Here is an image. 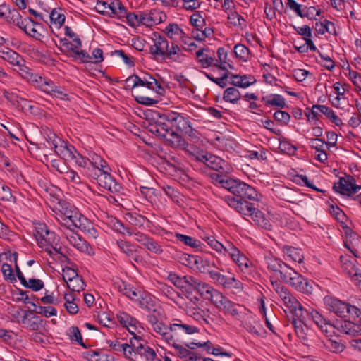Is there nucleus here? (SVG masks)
I'll return each mask as SVG.
<instances>
[{
	"label": "nucleus",
	"instance_id": "nucleus-1",
	"mask_svg": "<svg viewBox=\"0 0 361 361\" xmlns=\"http://www.w3.org/2000/svg\"><path fill=\"white\" fill-rule=\"evenodd\" d=\"M117 319L120 324L126 327L133 335L130 339L133 350L128 360L130 361H161L157 358V355L154 348L140 336H135L136 331L140 332L141 324L135 318L124 312L117 314Z\"/></svg>",
	"mask_w": 361,
	"mask_h": 361
},
{
	"label": "nucleus",
	"instance_id": "nucleus-2",
	"mask_svg": "<svg viewBox=\"0 0 361 361\" xmlns=\"http://www.w3.org/2000/svg\"><path fill=\"white\" fill-rule=\"evenodd\" d=\"M325 303L328 306V310L334 312L338 317L348 318L337 324L339 331L353 336L361 334L360 309L337 298H325Z\"/></svg>",
	"mask_w": 361,
	"mask_h": 361
},
{
	"label": "nucleus",
	"instance_id": "nucleus-3",
	"mask_svg": "<svg viewBox=\"0 0 361 361\" xmlns=\"http://www.w3.org/2000/svg\"><path fill=\"white\" fill-rule=\"evenodd\" d=\"M149 132L161 139L173 148H179L190 154L199 161L206 163L209 155V153L200 151L198 148L189 145L181 135L169 128L164 123L159 122L149 126Z\"/></svg>",
	"mask_w": 361,
	"mask_h": 361
},
{
	"label": "nucleus",
	"instance_id": "nucleus-4",
	"mask_svg": "<svg viewBox=\"0 0 361 361\" xmlns=\"http://www.w3.org/2000/svg\"><path fill=\"white\" fill-rule=\"evenodd\" d=\"M151 39L153 44L149 47V54L152 55L154 59H170L176 63L184 61L185 56L180 54L181 49L177 44L172 42L171 46L169 47L166 37L157 32L152 34Z\"/></svg>",
	"mask_w": 361,
	"mask_h": 361
},
{
	"label": "nucleus",
	"instance_id": "nucleus-5",
	"mask_svg": "<svg viewBox=\"0 0 361 361\" xmlns=\"http://www.w3.org/2000/svg\"><path fill=\"white\" fill-rule=\"evenodd\" d=\"M152 329L159 339L166 343H174L179 337V333L185 332L187 335H192L200 332L198 327L184 323L179 319H173L167 325L161 321L152 326Z\"/></svg>",
	"mask_w": 361,
	"mask_h": 361
},
{
	"label": "nucleus",
	"instance_id": "nucleus-6",
	"mask_svg": "<svg viewBox=\"0 0 361 361\" xmlns=\"http://www.w3.org/2000/svg\"><path fill=\"white\" fill-rule=\"evenodd\" d=\"M54 212L63 233L68 231L75 230L81 222L82 218L85 217L76 207L66 202H59V207Z\"/></svg>",
	"mask_w": 361,
	"mask_h": 361
},
{
	"label": "nucleus",
	"instance_id": "nucleus-7",
	"mask_svg": "<svg viewBox=\"0 0 361 361\" xmlns=\"http://www.w3.org/2000/svg\"><path fill=\"white\" fill-rule=\"evenodd\" d=\"M160 120L156 121L154 124L162 122L164 123L169 128L173 130L171 127L168 126L164 121H167L172 127L176 128L177 130L182 133L188 135L192 138H197V131L194 129L188 116H185L183 114H180L175 111H167L162 114L160 117ZM150 123L149 126L152 125ZM149 130V126H148Z\"/></svg>",
	"mask_w": 361,
	"mask_h": 361
},
{
	"label": "nucleus",
	"instance_id": "nucleus-8",
	"mask_svg": "<svg viewBox=\"0 0 361 361\" xmlns=\"http://www.w3.org/2000/svg\"><path fill=\"white\" fill-rule=\"evenodd\" d=\"M34 235L39 247L47 252L51 257H54L53 250H56L60 237L54 231H49L44 224H37L35 226Z\"/></svg>",
	"mask_w": 361,
	"mask_h": 361
},
{
	"label": "nucleus",
	"instance_id": "nucleus-9",
	"mask_svg": "<svg viewBox=\"0 0 361 361\" xmlns=\"http://www.w3.org/2000/svg\"><path fill=\"white\" fill-rule=\"evenodd\" d=\"M185 314L201 325H209L213 321L211 312L197 297L185 303Z\"/></svg>",
	"mask_w": 361,
	"mask_h": 361
},
{
	"label": "nucleus",
	"instance_id": "nucleus-10",
	"mask_svg": "<svg viewBox=\"0 0 361 361\" xmlns=\"http://www.w3.org/2000/svg\"><path fill=\"white\" fill-rule=\"evenodd\" d=\"M146 87L159 95L165 94V89L154 77L150 74H145L143 77L132 75L125 80L126 90H133L137 87Z\"/></svg>",
	"mask_w": 361,
	"mask_h": 361
},
{
	"label": "nucleus",
	"instance_id": "nucleus-11",
	"mask_svg": "<svg viewBox=\"0 0 361 361\" xmlns=\"http://www.w3.org/2000/svg\"><path fill=\"white\" fill-rule=\"evenodd\" d=\"M218 59H215V67L221 71L219 77H214L212 74L204 73L205 76L211 81L215 82L221 87H224L227 83L228 78V68H233V66L227 61L228 52L224 47H219L217 49Z\"/></svg>",
	"mask_w": 361,
	"mask_h": 361
},
{
	"label": "nucleus",
	"instance_id": "nucleus-12",
	"mask_svg": "<svg viewBox=\"0 0 361 361\" xmlns=\"http://www.w3.org/2000/svg\"><path fill=\"white\" fill-rule=\"evenodd\" d=\"M0 59L8 62L14 68L21 78L25 79L27 78L28 74L32 71L26 66L25 61L23 56L9 48L0 49Z\"/></svg>",
	"mask_w": 361,
	"mask_h": 361
},
{
	"label": "nucleus",
	"instance_id": "nucleus-13",
	"mask_svg": "<svg viewBox=\"0 0 361 361\" xmlns=\"http://www.w3.org/2000/svg\"><path fill=\"white\" fill-rule=\"evenodd\" d=\"M281 280L300 293L310 294L313 290V286L307 279L291 267Z\"/></svg>",
	"mask_w": 361,
	"mask_h": 361
},
{
	"label": "nucleus",
	"instance_id": "nucleus-14",
	"mask_svg": "<svg viewBox=\"0 0 361 361\" xmlns=\"http://www.w3.org/2000/svg\"><path fill=\"white\" fill-rule=\"evenodd\" d=\"M166 18L164 12L157 9L139 11L140 26L152 27L164 22Z\"/></svg>",
	"mask_w": 361,
	"mask_h": 361
},
{
	"label": "nucleus",
	"instance_id": "nucleus-15",
	"mask_svg": "<svg viewBox=\"0 0 361 361\" xmlns=\"http://www.w3.org/2000/svg\"><path fill=\"white\" fill-rule=\"evenodd\" d=\"M25 80L50 96H51L54 90H56V85L52 80L34 73L32 71L28 74L27 78H25Z\"/></svg>",
	"mask_w": 361,
	"mask_h": 361
},
{
	"label": "nucleus",
	"instance_id": "nucleus-16",
	"mask_svg": "<svg viewBox=\"0 0 361 361\" xmlns=\"http://www.w3.org/2000/svg\"><path fill=\"white\" fill-rule=\"evenodd\" d=\"M135 240L150 252L159 255L164 252L161 244L152 237L137 231L134 233Z\"/></svg>",
	"mask_w": 361,
	"mask_h": 361
},
{
	"label": "nucleus",
	"instance_id": "nucleus-17",
	"mask_svg": "<svg viewBox=\"0 0 361 361\" xmlns=\"http://www.w3.org/2000/svg\"><path fill=\"white\" fill-rule=\"evenodd\" d=\"M27 35L35 38L37 40L42 41L44 37L45 29L41 23L32 20L30 18L23 19V25L20 26Z\"/></svg>",
	"mask_w": 361,
	"mask_h": 361
},
{
	"label": "nucleus",
	"instance_id": "nucleus-18",
	"mask_svg": "<svg viewBox=\"0 0 361 361\" xmlns=\"http://www.w3.org/2000/svg\"><path fill=\"white\" fill-rule=\"evenodd\" d=\"M65 238L70 245L77 249L78 251L88 255L93 254L92 248L88 243L78 235L75 230L68 231L63 233Z\"/></svg>",
	"mask_w": 361,
	"mask_h": 361
},
{
	"label": "nucleus",
	"instance_id": "nucleus-19",
	"mask_svg": "<svg viewBox=\"0 0 361 361\" xmlns=\"http://www.w3.org/2000/svg\"><path fill=\"white\" fill-rule=\"evenodd\" d=\"M97 181L99 186L108 190L111 192L118 195L122 194V185L116 180L110 173L97 174Z\"/></svg>",
	"mask_w": 361,
	"mask_h": 361
},
{
	"label": "nucleus",
	"instance_id": "nucleus-20",
	"mask_svg": "<svg viewBox=\"0 0 361 361\" xmlns=\"http://www.w3.org/2000/svg\"><path fill=\"white\" fill-rule=\"evenodd\" d=\"M195 277L190 275L180 276L176 273L171 272L168 279L178 288L187 292H192L195 281Z\"/></svg>",
	"mask_w": 361,
	"mask_h": 361
},
{
	"label": "nucleus",
	"instance_id": "nucleus-21",
	"mask_svg": "<svg viewBox=\"0 0 361 361\" xmlns=\"http://www.w3.org/2000/svg\"><path fill=\"white\" fill-rule=\"evenodd\" d=\"M195 277L190 275L180 276L176 273L171 272L168 279L178 288L187 292H192L195 281Z\"/></svg>",
	"mask_w": 361,
	"mask_h": 361
},
{
	"label": "nucleus",
	"instance_id": "nucleus-22",
	"mask_svg": "<svg viewBox=\"0 0 361 361\" xmlns=\"http://www.w3.org/2000/svg\"><path fill=\"white\" fill-rule=\"evenodd\" d=\"M195 277L190 275L180 276L176 273L171 272L168 279L178 288L187 292H192L195 281Z\"/></svg>",
	"mask_w": 361,
	"mask_h": 361
},
{
	"label": "nucleus",
	"instance_id": "nucleus-23",
	"mask_svg": "<svg viewBox=\"0 0 361 361\" xmlns=\"http://www.w3.org/2000/svg\"><path fill=\"white\" fill-rule=\"evenodd\" d=\"M260 209H263V207H257L255 203H250V216L255 224L265 230L271 231V225Z\"/></svg>",
	"mask_w": 361,
	"mask_h": 361
},
{
	"label": "nucleus",
	"instance_id": "nucleus-24",
	"mask_svg": "<svg viewBox=\"0 0 361 361\" xmlns=\"http://www.w3.org/2000/svg\"><path fill=\"white\" fill-rule=\"evenodd\" d=\"M317 345L319 348H324L334 353H341L345 348V345L342 340L337 336L334 338H325L323 340H319Z\"/></svg>",
	"mask_w": 361,
	"mask_h": 361
},
{
	"label": "nucleus",
	"instance_id": "nucleus-25",
	"mask_svg": "<svg viewBox=\"0 0 361 361\" xmlns=\"http://www.w3.org/2000/svg\"><path fill=\"white\" fill-rule=\"evenodd\" d=\"M206 243L219 255L223 256L228 255L231 252L234 251L232 250L234 245L231 242H226L223 244L216 240L213 236H208L204 238Z\"/></svg>",
	"mask_w": 361,
	"mask_h": 361
},
{
	"label": "nucleus",
	"instance_id": "nucleus-26",
	"mask_svg": "<svg viewBox=\"0 0 361 361\" xmlns=\"http://www.w3.org/2000/svg\"><path fill=\"white\" fill-rule=\"evenodd\" d=\"M193 290H195L204 300L211 301L216 289L196 278L192 288Z\"/></svg>",
	"mask_w": 361,
	"mask_h": 361
},
{
	"label": "nucleus",
	"instance_id": "nucleus-27",
	"mask_svg": "<svg viewBox=\"0 0 361 361\" xmlns=\"http://www.w3.org/2000/svg\"><path fill=\"white\" fill-rule=\"evenodd\" d=\"M205 164L214 171L221 173H229L231 170V166L221 157L209 154Z\"/></svg>",
	"mask_w": 361,
	"mask_h": 361
},
{
	"label": "nucleus",
	"instance_id": "nucleus-28",
	"mask_svg": "<svg viewBox=\"0 0 361 361\" xmlns=\"http://www.w3.org/2000/svg\"><path fill=\"white\" fill-rule=\"evenodd\" d=\"M267 264L268 269L273 271L274 274L279 273L281 279L286 275L287 271L290 268L287 264L283 262L281 259L275 257H270L267 258Z\"/></svg>",
	"mask_w": 361,
	"mask_h": 361
},
{
	"label": "nucleus",
	"instance_id": "nucleus-29",
	"mask_svg": "<svg viewBox=\"0 0 361 361\" xmlns=\"http://www.w3.org/2000/svg\"><path fill=\"white\" fill-rule=\"evenodd\" d=\"M61 44L68 50L73 53V57L80 59L82 63H90V55L84 50H80V47H73L71 42L66 38H60Z\"/></svg>",
	"mask_w": 361,
	"mask_h": 361
},
{
	"label": "nucleus",
	"instance_id": "nucleus-30",
	"mask_svg": "<svg viewBox=\"0 0 361 361\" xmlns=\"http://www.w3.org/2000/svg\"><path fill=\"white\" fill-rule=\"evenodd\" d=\"M184 335H186L185 332L179 333V337L178 340L174 341V343H169L168 345L173 347L177 354L180 357H188L190 361H194L195 357H197V353L190 351L183 346L182 343H183V341Z\"/></svg>",
	"mask_w": 361,
	"mask_h": 361
},
{
	"label": "nucleus",
	"instance_id": "nucleus-31",
	"mask_svg": "<svg viewBox=\"0 0 361 361\" xmlns=\"http://www.w3.org/2000/svg\"><path fill=\"white\" fill-rule=\"evenodd\" d=\"M22 323L27 329L35 331L42 327L43 320L39 317L32 315V312H25L22 317Z\"/></svg>",
	"mask_w": 361,
	"mask_h": 361
},
{
	"label": "nucleus",
	"instance_id": "nucleus-32",
	"mask_svg": "<svg viewBox=\"0 0 361 361\" xmlns=\"http://www.w3.org/2000/svg\"><path fill=\"white\" fill-rule=\"evenodd\" d=\"M106 224L114 231L123 235L131 236L135 233L133 232L131 228L125 226L120 220L114 216L107 218Z\"/></svg>",
	"mask_w": 361,
	"mask_h": 361
},
{
	"label": "nucleus",
	"instance_id": "nucleus-33",
	"mask_svg": "<svg viewBox=\"0 0 361 361\" xmlns=\"http://www.w3.org/2000/svg\"><path fill=\"white\" fill-rule=\"evenodd\" d=\"M217 309L226 312L229 307H231L232 302L228 298L223 295L222 293L216 290L210 301Z\"/></svg>",
	"mask_w": 361,
	"mask_h": 361
},
{
	"label": "nucleus",
	"instance_id": "nucleus-34",
	"mask_svg": "<svg viewBox=\"0 0 361 361\" xmlns=\"http://www.w3.org/2000/svg\"><path fill=\"white\" fill-rule=\"evenodd\" d=\"M137 304L141 309L147 312H151L159 307L155 298L145 291L142 293Z\"/></svg>",
	"mask_w": 361,
	"mask_h": 361
},
{
	"label": "nucleus",
	"instance_id": "nucleus-35",
	"mask_svg": "<svg viewBox=\"0 0 361 361\" xmlns=\"http://www.w3.org/2000/svg\"><path fill=\"white\" fill-rule=\"evenodd\" d=\"M209 51L208 49H200L196 52L197 62L202 68H207L211 66L216 65L214 54L209 55L205 52Z\"/></svg>",
	"mask_w": 361,
	"mask_h": 361
},
{
	"label": "nucleus",
	"instance_id": "nucleus-36",
	"mask_svg": "<svg viewBox=\"0 0 361 361\" xmlns=\"http://www.w3.org/2000/svg\"><path fill=\"white\" fill-rule=\"evenodd\" d=\"M232 250L234 251L231 252L228 256L242 271H246L248 268V258L243 255L235 245L233 247Z\"/></svg>",
	"mask_w": 361,
	"mask_h": 361
},
{
	"label": "nucleus",
	"instance_id": "nucleus-37",
	"mask_svg": "<svg viewBox=\"0 0 361 361\" xmlns=\"http://www.w3.org/2000/svg\"><path fill=\"white\" fill-rule=\"evenodd\" d=\"M55 152L57 154H59L63 159L65 161H73L74 159V155L77 152L74 146L72 145H61L58 147L56 145H54Z\"/></svg>",
	"mask_w": 361,
	"mask_h": 361
},
{
	"label": "nucleus",
	"instance_id": "nucleus-38",
	"mask_svg": "<svg viewBox=\"0 0 361 361\" xmlns=\"http://www.w3.org/2000/svg\"><path fill=\"white\" fill-rule=\"evenodd\" d=\"M212 178L216 183L219 184L221 187L226 189L231 193L233 192L234 185H236L235 179H233L222 174L214 173L212 175Z\"/></svg>",
	"mask_w": 361,
	"mask_h": 361
},
{
	"label": "nucleus",
	"instance_id": "nucleus-39",
	"mask_svg": "<svg viewBox=\"0 0 361 361\" xmlns=\"http://www.w3.org/2000/svg\"><path fill=\"white\" fill-rule=\"evenodd\" d=\"M340 261L342 264V268L343 271L348 274L353 280L355 278H361V272L356 267L355 264L352 262L349 261L346 257L343 256L340 257Z\"/></svg>",
	"mask_w": 361,
	"mask_h": 361
},
{
	"label": "nucleus",
	"instance_id": "nucleus-40",
	"mask_svg": "<svg viewBox=\"0 0 361 361\" xmlns=\"http://www.w3.org/2000/svg\"><path fill=\"white\" fill-rule=\"evenodd\" d=\"M174 237L178 241L182 243L183 245L188 246L191 248L197 250L202 248V243L200 242V240H197L195 238L181 234L179 233H175Z\"/></svg>",
	"mask_w": 361,
	"mask_h": 361
},
{
	"label": "nucleus",
	"instance_id": "nucleus-41",
	"mask_svg": "<svg viewBox=\"0 0 361 361\" xmlns=\"http://www.w3.org/2000/svg\"><path fill=\"white\" fill-rule=\"evenodd\" d=\"M124 218L130 224L139 228L142 227L146 221L151 223L145 216L137 212H128L125 214Z\"/></svg>",
	"mask_w": 361,
	"mask_h": 361
},
{
	"label": "nucleus",
	"instance_id": "nucleus-42",
	"mask_svg": "<svg viewBox=\"0 0 361 361\" xmlns=\"http://www.w3.org/2000/svg\"><path fill=\"white\" fill-rule=\"evenodd\" d=\"M85 358L89 361H113L114 357L101 350H90L85 353Z\"/></svg>",
	"mask_w": 361,
	"mask_h": 361
},
{
	"label": "nucleus",
	"instance_id": "nucleus-43",
	"mask_svg": "<svg viewBox=\"0 0 361 361\" xmlns=\"http://www.w3.org/2000/svg\"><path fill=\"white\" fill-rule=\"evenodd\" d=\"M233 206L237 212L241 214L245 220L248 216V197H233Z\"/></svg>",
	"mask_w": 361,
	"mask_h": 361
},
{
	"label": "nucleus",
	"instance_id": "nucleus-44",
	"mask_svg": "<svg viewBox=\"0 0 361 361\" xmlns=\"http://www.w3.org/2000/svg\"><path fill=\"white\" fill-rule=\"evenodd\" d=\"M109 346L115 351L122 352L126 358L128 360L132 349V344L127 343H122L118 340H114L109 342Z\"/></svg>",
	"mask_w": 361,
	"mask_h": 361
},
{
	"label": "nucleus",
	"instance_id": "nucleus-45",
	"mask_svg": "<svg viewBox=\"0 0 361 361\" xmlns=\"http://www.w3.org/2000/svg\"><path fill=\"white\" fill-rule=\"evenodd\" d=\"M166 36L172 40L183 37L184 32L176 23H170L164 29Z\"/></svg>",
	"mask_w": 361,
	"mask_h": 361
},
{
	"label": "nucleus",
	"instance_id": "nucleus-46",
	"mask_svg": "<svg viewBox=\"0 0 361 361\" xmlns=\"http://www.w3.org/2000/svg\"><path fill=\"white\" fill-rule=\"evenodd\" d=\"M77 228H79L91 238H96L98 235L97 230L85 216L82 218V221L77 226Z\"/></svg>",
	"mask_w": 361,
	"mask_h": 361
},
{
	"label": "nucleus",
	"instance_id": "nucleus-47",
	"mask_svg": "<svg viewBox=\"0 0 361 361\" xmlns=\"http://www.w3.org/2000/svg\"><path fill=\"white\" fill-rule=\"evenodd\" d=\"M315 29L319 35H324L326 32L336 35L334 23L327 20H325L323 23H316Z\"/></svg>",
	"mask_w": 361,
	"mask_h": 361
},
{
	"label": "nucleus",
	"instance_id": "nucleus-48",
	"mask_svg": "<svg viewBox=\"0 0 361 361\" xmlns=\"http://www.w3.org/2000/svg\"><path fill=\"white\" fill-rule=\"evenodd\" d=\"M333 189L341 195L348 197H350L356 193L351 191L344 177H340L338 182L334 183Z\"/></svg>",
	"mask_w": 361,
	"mask_h": 361
},
{
	"label": "nucleus",
	"instance_id": "nucleus-49",
	"mask_svg": "<svg viewBox=\"0 0 361 361\" xmlns=\"http://www.w3.org/2000/svg\"><path fill=\"white\" fill-rule=\"evenodd\" d=\"M283 252L287 255L292 260L298 263H302L303 261V255L301 250L294 247L285 245L283 247Z\"/></svg>",
	"mask_w": 361,
	"mask_h": 361
},
{
	"label": "nucleus",
	"instance_id": "nucleus-50",
	"mask_svg": "<svg viewBox=\"0 0 361 361\" xmlns=\"http://www.w3.org/2000/svg\"><path fill=\"white\" fill-rule=\"evenodd\" d=\"M225 313L230 314L236 319L243 321L246 317V308L239 304L233 302L231 307Z\"/></svg>",
	"mask_w": 361,
	"mask_h": 361
},
{
	"label": "nucleus",
	"instance_id": "nucleus-51",
	"mask_svg": "<svg viewBox=\"0 0 361 361\" xmlns=\"http://www.w3.org/2000/svg\"><path fill=\"white\" fill-rule=\"evenodd\" d=\"M314 108H317L319 111L326 116L327 118L339 126L342 124V121L334 112L333 110L324 105L315 104Z\"/></svg>",
	"mask_w": 361,
	"mask_h": 361
},
{
	"label": "nucleus",
	"instance_id": "nucleus-52",
	"mask_svg": "<svg viewBox=\"0 0 361 361\" xmlns=\"http://www.w3.org/2000/svg\"><path fill=\"white\" fill-rule=\"evenodd\" d=\"M8 23L16 25L19 28L23 25V19L20 13L16 9H11L8 6V11H6V16L4 18Z\"/></svg>",
	"mask_w": 361,
	"mask_h": 361
},
{
	"label": "nucleus",
	"instance_id": "nucleus-53",
	"mask_svg": "<svg viewBox=\"0 0 361 361\" xmlns=\"http://www.w3.org/2000/svg\"><path fill=\"white\" fill-rule=\"evenodd\" d=\"M209 262L199 255H195L191 269L206 273L208 270Z\"/></svg>",
	"mask_w": 361,
	"mask_h": 361
},
{
	"label": "nucleus",
	"instance_id": "nucleus-54",
	"mask_svg": "<svg viewBox=\"0 0 361 361\" xmlns=\"http://www.w3.org/2000/svg\"><path fill=\"white\" fill-rule=\"evenodd\" d=\"M119 250L126 255L127 257H133V254L137 252L135 249L134 245L130 242L119 240L116 242Z\"/></svg>",
	"mask_w": 361,
	"mask_h": 361
},
{
	"label": "nucleus",
	"instance_id": "nucleus-55",
	"mask_svg": "<svg viewBox=\"0 0 361 361\" xmlns=\"http://www.w3.org/2000/svg\"><path fill=\"white\" fill-rule=\"evenodd\" d=\"M49 18L51 23V27L54 25L59 29L65 22V16L55 9L51 12Z\"/></svg>",
	"mask_w": 361,
	"mask_h": 361
},
{
	"label": "nucleus",
	"instance_id": "nucleus-56",
	"mask_svg": "<svg viewBox=\"0 0 361 361\" xmlns=\"http://www.w3.org/2000/svg\"><path fill=\"white\" fill-rule=\"evenodd\" d=\"M68 288L73 292H80L85 288V283L80 276H76L67 283Z\"/></svg>",
	"mask_w": 361,
	"mask_h": 361
},
{
	"label": "nucleus",
	"instance_id": "nucleus-57",
	"mask_svg": "<svg viewBox=\"0 0 361 361\" xmlns=\"http://www.w3.org/2000/svg\"><path fill=\"white\" fill-rule=\"evenodd\" d=\"M240 97L239 91L235 87L226 88L224 92V99L226 102L235 103Z\"/></svg>",
	"mask_w": 361,
	"mask_h": 361
},
{
	"label": "nucleus",
	"instance_id": "nucleus-58",
	"mask_svg": "<svg viewBox=\"0 0 361 361\" xmlns=\"http://www.w3.org/2000/svg\"><path fill=\"white\" fill-rule=\"evenodd\" d=\"M228 19L230 23L234 26H240L242 28L246 27L245 18L237 12H232L231 14H228Z\"/></svg>",
	"mask_w": 361,
	"mask_h": 361
},
{
	"label": "nucleus",
	"instance_id": "nucleus-59",
	"mask_svg": "<svg viewBox=\"0 0 361 361\" xmlns=\"http://www.w3.org/2000/svg\"><path fill=\"white\" fill-rule=\"evenodd\" d=\"M247 189L248 185L245 183L236 180V185H234L232 193L235 197H248Z\"/></svg>",
	"mask_w": 361,
	"mask_h": 361
},
{
	"label": "nucleus",
	"instance_id": "nucleus-60",
	"mask_svg": "<svg viewBox=\"0 0 361 361\" xmlns=\"http://www.w3.org/2000/svg\"><path fill=\"white\" fill-rule=\"evenodd\" d=\"M290 311L293 314V318H295L298 321H303L305 315L307 314V311L299 302H297V305L292 306Z\"/></svg>",
	"mask_w": 361,
	"mask_h": 361
},
{
	"label": "nucleus",
	"instance_id": "nucleus-61",
	"mask_svg": "<svg viewBox=\"0 0 361 361\" xmlns=\"http://www.w3.org/2000/svg\"><path fill=\"white\" fill-rule=\"evenodd\" d=\"M234 53L236 58L243 62H246L248 58V48L242 44H238L234 47Z\"/></svg>",
	"mask_w": 361,
	"mask_h": 361
},
{
	"label": "nucleus",
	"instance_id": "nucleus-62",
	"mask_svg": "<svg viewBox=\"0 0 361 361\" xmlns=\"http://www.w3.org/2000/svg\"><path fill=\"white\" fill-rule=\"evenodd\" d=\"M63 174L64 175L63 178L68 182H71L75 185H78L82 183L80 176L73 169H70L67 167V169L65 170V172H63Z\"/></svg>",
	"mask_w": 361,
	"mask_h": 361
},
{
	"label": "nucleus",
	"instance_id": "nucleus-63",
	"mask_svg": "<svg viewBox=\"0 0 361 361\" xmlns=\"http://www.w3.org/2000/svg\"><path fill=\"white\" fill-rule=\"evenodd\" d=\"M67 334L68 335L71 341H76L82 347H85L82 338L81 336V333L78 327L77 326H71L69 328Z\"/></svg>",
	"mask_w": 361,
	"mask_h": 361
},
{
	"label": "nucleus",
	"instance_id": "nucleus-64",
	"mask_svg": "<svg viewBox=\"0 0 361 361\" xmlns=\"http://www.w3.org/2000/svg\"><path fill=\"white\" fill-rule=\"evenodd\" d=\"M162 190L164 192L166 195H167L169 198L172 200L173 202L179 204L180 203V192L174 189L173 187L164 185L162 186Z\"/></svg>",
	"mask_w": 361,
	"mask_h": 361
}]
</instances>
